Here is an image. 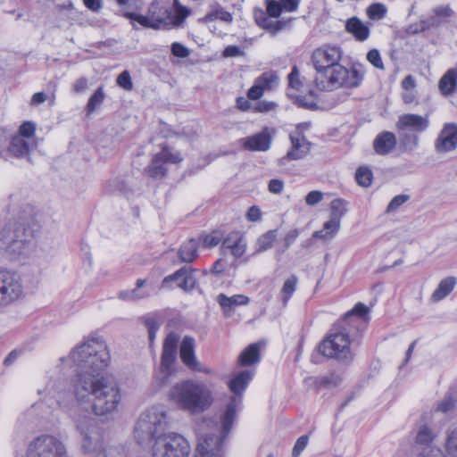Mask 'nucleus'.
I'll return each mask as SVG.
<instances>
[{
  "instance_id": "1",
  "label": "nucleus",
  "mask_w": 457,
  "mask_h": 457,
  "mask_svg": "<svg viewBox=\"0 0 457 457\" xmlns=\"http://www.w3.org/2000/svg\"><path fill=\"white\" fill-rule=\"evenodd\" d=\"M71 358L79 371L71 381L73 399L65 395L58 398V404L69 415L83 436V448L94 452L100 444V434L89 410L82 407L89 403L91 411L97 416L112 414L118 411L121 400L118 384L103 376L109 365L110 353L104 341L91 338L71 353Z\"/></svg>"
},
{
  "instance_id": "2",
  "label": "nucleus",
  "mask_w": 457,
  "mask_h": 457,
  "mask_svg": "<svg viewBox=\"0 0 457 457\" xmlns=\"http://www.w3.org/2000/svg\"><path fill=\"white\" fill-rule=\"evenodd\" d=\"M39 231L35 207L22 204L0 228V254L10 261L29 257Z\"/></svg>"
},
{
  "instance_id": "3",
  "label": "nucleus",
  "mask_w": 457,
  "mask_h": 457,
  "mask_svg": "<svg viewBox=\"0 0 457 457\" xmlns=\"http://www.w3.org/2000/svg\"><path fill=\"white\" fill-rule=\"evenodd\" d=\"M168 397L179 410L192 415L207 411L213 403L211 389L204 383L192 379L176 383L170 387Z\"/></svg>"
},
{
  "instance_id": "4",
  "label": "nucleus",
  "mask_w": 457,
  "mask_h": 457,
  "mask_svg": "<svg viewBox=\"0 0 457 457\" xmlns=\"http://www.w3.org/2000/svg\"><path fill=\"white\" fill-rule=\"evenodd\" d=\"M345 322L337 321L329 329L326 337L318 345L317 350L323 356L345 364H349L353 360V353L350 345L357 340L360 336L353 333L346 327Z\"/></svg>"
},
{
  "instance_id": "5",
  "label": "nucleus",
  "mask_w": 457,
  "mask_h": 457,
  "mask_svg": "<svg viewBox=\"0 0 457 457\" xmlns=\"http://www.w3.org/2000/svg\"><path fill=\"white\" fill-rule=\"evenodd\" d=\"M366 73L364 65L354 63L350 69L337 64L315 79L318 87L322 90H333L339 87L353 88L362 82Z\"/></svg>"
},
{
  "instance_id": "6",
  "label": "nucleus",
  "mask_w": 457,
  "mask_h": 457,
  "mask_svg": "<svg viewBox=\"0 0 457 457\" xmlns=\"http://www.w3.org/2000/svg\"><path fill=\"white\" fill-rule=\"evenodd\" d=\"M167 412L162 406H153L137 419L134 428V437L140 445H149L167 427Z\"/></svg>"
},
{
  "instance_id": "7",
  "label": "nucleus",
  "mask_w": 457,
  "mask_h": 457,
  "mask_svg": "<svg viewBox=\"0 0 457 457\" xmlns=\"http://www.w3.org/2000/svg\"><path fill=\"white\" fill-rule=\"evenodd\" d=\"M253 377V372L245 370L235 374L228 382V387L233 395L220 416V421L223 424L225 433L232 429L237 412L242 406L244 392Z\"/></svg>"
},
{
  "instance_id": "8",
  "label": "nucleus",
  "mask_w": 457,
  "mask_h": 457,
  "mask_svg": "<svg viewBox=\"0 0 457 457\" xmlns=\"http://www.w3.org/2000/svg\"><path fill=\"white\" fill-rule=\"evenodd\" d=\"M24 295L21 275L13 270L0 267V310L10 307Z\"/></svg>"
},
{
  "instance_id": "9",
  "label": "nucleus",
  "mask_w": 457,
  "mask_h": 457,
  "mask_svg": "<svg viewBox=\"0 0 457 457\" xmlns=\"http://www.w3.org/2000/svg\"><path fill=\"white\" fill-rule=\"evenodd\" d=\"M189 453L187 440L175 432L161 435L153 445V457H188Z\"/></svg>"
},
{
  "instance_id": "10",
  "label": "nucleus",
  "mask_w": 457,
  "mask_h": 457,
  "mask_svg": "<svg viewBox=\"0 0 457 457\" xmlns=\"http://www.w3.org/2000/svg\"><path fill=\"white\" fill-rule=\"evenodd\" d=\"M125 16L129 18L131 22L137 21L145 28L154 29L170 28L171 11L162 2L154 1L149 5L146 15L127 12Z\"/></svg>"
},
{
  "instance_id": "11",
  "label": "nucleus",
  "mask_w": 457,
  "mask_h": 457,
  "mask_svg": "<svg viewBox=\"0 0 457 457\" xmlns=\"http://www.w3.org/2000/svg\"><path fill=\"white\" fill-rule=\"evenodd\" d=\"M26 457H68V453L65 445L59 438L45 434L29 444Z\"/></svg>"
},
{
  "instance_id": "12",
  "label": "nucleus",
  "mask_w": 457,
  "mask_h": 457,
  "mask_svg": "<svg viewBox=\"0 0 457 457\" xmlns=\"http://www.w3.org/2000/svg\"><path fill=\"white\" fill-rule=\"evenodd\" d=\"M342 54L343 52L339 46H324L316 49L312 54V62L319 74L339 64Z\"/></svg>"
},
{
  "instance_id": "13",
  "label": "nucleus",
  "mask_w": 457,
  "mask_h": 457,
  "mask_svg": "<svg viewBox=\"0 0 457 457\" xmlns=\"http://www.w3.org/2000/svg\"><path fill=\"white\" fill-rule=\"evenodd\" d=\"M436 433L427 425H421L417 432L416 445L420 457H445L442 451L432 445Z\"/></svg>"
},
{
  "instance_id": "14",
  "label": "nucleus",
  "mask_w": 457,
  "mask_h": 457,
  "mask_svg": "<svg viewBox=\"0 0 457 457\" xmlns=\"http://www.w3.org/2000/svg\"><path fill=\"white\" fill-rule=\"evenodd\" d=\"M369 312L368 306L362 303H357L338 322H345V327L361 337V332L366 326Z\"/></svg>"
},
{
  "instance_id": "15",
  "label": "nucleus",
  "mask_w": 457,
  "mask_h": 457,
  "mask_svg": "<svg viewBox=\"0 0 457 457\" xmlns=\"http://www.w3.org/2000/svg\"><path fill=\"white\" fill-rule=\"evenodd\" d=\"M273 135V129L264 127L260 132L239 139V145L246 151L265 152L270 147Z\"/></svg>"
},
{
  "instance_id": "16",
  "label": "nucleus",
  "mask_w": 457,
  "mask_h": 457,
  "mask_svg": "<svg viewBox=\"0 0 457 457\" xmlns=\"http://www.w3.org/2000/svg\"><path fill=\"white\" fill-rule=\"evenodd\" d=\"M179 356L182 362L191 370L211 374L210 369L204 368L202 363L197 361L195 354V339L190 336H185L181 341L179 347Z\"/></svg>"
},
{
  "instance_id": "17",
  "label": "nucleus",
  "mask_w": 457,
  "mask_h": 457,
  "mask_svg": "<svg viewBox=\"0 0 457 457\" xmlns=\"http://www.w3.org/2000/svg\"><path fill=\"white\" fill-rule=\"evenodd\" d=\"M178 342L179 337L175 333H170L163 342L160 370L165 377L173 371L172 367L177 360Z\"/></svg>"
},
{
  "instance_id": "18",
  "label": "nucleus",
  "mask_w": 457,
  "mask_h": 457,
  "mask_svg": "<svg viewBox=\"0 0 457 457\" xmlns=\"http://www.w3.org/2000/svg\"><path fill=\"white\" fill-rule=\"evenodd\" d=\"M171 282H176L178 287L187 292L195 288L196 278L194 276V270L185 266L166 276L162 282V287H167Z\"/></svg>"
},
{
  "instance_id": "19",
  "label": "nucleus",
  "mask_w": 457,
  "mask_h": 457,
  "mask_svg": "<svg viewBox=\"0 0 457 457\" xmlns=\"http://www.w3.org/2000/svg\"><path fill=\"white\" fill-rule=\"evenodd\" d=\"M429 126L428 116H421L414 113H406L399 116L396 128L401 131L421 133Z\"/></svg>"
},
{
  "instance_id": "20",
  "label": "nucleus",
  "mask_w": 457,
  "mask_h": 457,
  "mask_svg": "<svg viewBox=\"0 0 457 457\" xmlns=\"http://www.w3.org/2000/svg\"><path fill=\"white\" fill-rule=\"evenodd\" d=\"M246 250V240L244 236L237 232H230L222 241L220 245V252L223 255L228 252L235 258H240L244 255Z\"/></svg>"
},
{
  "instance_id": "21",
  "label": "nucleus",
  "mask_w": 457,
  "mask_h": 457,
  "mask_svg": "<svg viewBox=\"0 0 457 457\" xmlns=\"http://www.w3.org/2000/svg\"><path fill=\"white\" fill-rule=\"evenodd\" d=\"M438 153H446L457 147V125L447 123L439 133L435 144Z\"/></svg>"
},
{
  "instance_id": "22",
  "label": "nucleus",
  "mask_w": 457,
  "mask_h": 457,
  "mask_svg": "<svg viewBox=\"0 0 457 457\" xmlns=\"http://www.w3.org/2000/svg\"><path fill=\"white\" fill-rule=\"evenodd\" d=\"M180 153L174 151L166 145H162V150L156 154L152 160L150 171H162L166 164H177L182 162Z\"/></svg>"
},
{
  "instance_id": "23",
  "label": "nucleus",
  "mask_w": 457,
  "mask_h": 457,
  "mask_svg": "<svg viewBox=\"0 0 457 457\" xmlns=\"http://www.w3.org/2000/svg\"><path fill=\"white\" fill-rule=\"evenodd\" d=\"M275 19L277 18L267 15L262 10L254 11V20L257 25L269 31L272 36L285 29L290 22V21H277Z\"/></svg>"
},
{
  "instance_id": "24",
  "label": "nucleus",
  "mask_w": 457,
  "mask_h": 457,
  "mask_svg": "<svg viewBox=\"0 0 457 457\" xmlns=\"http://www.w3.org/2000/svg\"><path fill=\"white\" fill-rule=\"evenodd\" d=\"M290 140L292 148L287 153L289 159H300L309 152L311 144L306 140L304 136H300L299 132H292L290 134Z\"/></svg>"
},
{
  "instance_id": "25",
  "label": "nucleus",
  "mask_w": 457,
  "mask_h": 457,
  "mask_svg": "<svg viewBox=\"0 0 457 457\" xmlns=\"http://www.w3.org/2000/svg\"><path fill=\"white\" fill-rule=\"evenodd\" d=\"M395 145L396 137L394 133L388 131L378 134L373 142L375 152L381 155L391 153Z\"/></svg>"
},
{
  "instance_id": "26",
  "label": "nucleus",
  "mask_w": 457,
  "mask_h": 457,
  "mask_svg": "<svg viewBox=\"0 0 457 457\" xmlns=\"http://www.w3.org/2000/svg\"><path fill=\"white\" fill-rule=\"evenodd\" d=\"M345 29L358 41H365L370 36V29L358 17H352L345 23Z\"/></svg>"
},
{
  "instance_id": "27",
  "label": "nucleus",
  "mask_w": 457,
  "mask_h": 457,
  "mask_svg": "<svg viewBox=\"0 0 457 457\" xmlns=\"http://www.w3.org/2000/svg\"><path fill=\"white\" fill-rule=\"evenodd\" d=\"M216 300L226 312L232 311L237 306L246 305L249 303V298L245 295L227 296L225 294H220L217 295Z\"/></svg>"
},
{
  "instance_id": "28",
  "label": "nucleus",
  "mask_w": 457,
  "mask_h": 457,
  "mask_svg": "<svg viewBox=\"0 0 457 457\" xmlns=\"http://www.w3.org/2000/svg\"><path fill=\"white\" fill-rule=\"evenodd\" d=\"M260 361V346L254 343L247 346L238 357V364L243 367L251 366Z\"/></svg>"
},
{
  "instance_id": "29",
  "label": "nucleus",
  "mask_w": 457,
  "mask_h": 457,
  "mask_svg": "<svg viewBox=\"0 0 457 457\" xmlns=\"http://www.w3.org/2000/svg\"><path fill=\"white\" fill-rule=\"evenodd\" d=\"M438 87L444 96L457 91V71L451 69L440 79Z\"/></svg>"
},
{
  "instance_id": "30",
  "label": "nucleus",
  "mask_w": 457,
  "mask_h": 457,
  "mask_svg": "<svg viewBox=\"0 0 457 457\" xmlns=\"http://www.w3.org/2000/svg\"><path fill=\"white\" fill-rule=\"evenodd\" d=\"M198 241L189 239L178 251V256L182 262H192L198 257Z\"/></svg>"
},
{
  "instance_id": "31",
  "label": "nucleus",
  "mask_w": 457,
  "mask_h": 457,
  "mask_svg": "<svg viewBox=\"0 0 457 457\" xmlns=\"http://www.w3.org/2000/svg\"><path fill=\"white\" fill-rule=\"evenodd\" d=\"M456 283V278L452 276L442 279L431 295L432 300L438 302L445 298L454 289Z\"/></svg>"
},
{
  "instance_id": "32",
  "label": "nucleus",
  "mask_w": 457,
  "mask_h": 457,
  "mask_svg": "<svg viewBox=\"0 0 457 457\" xmlns=\"http://www.w3.org/2000/svg\"><path fill=\"white\" fill-rule=\"evenodd\" d=\"M34 146H36V143L16 135L12 138L10 151L15 156L23 157L26 156L29 150Z\"/></svg>"
},
{
  "instance_id": "33",
  "label": "nucleus",
  "mask_w": 457,
  "mask_h": 457,
  "mask_svg": "<svg viewBox=\"0 0 457 457\" xmlns=\"http://www.w3.org/2000/svg\"><path fill=\"white\" fill-rule=\"evenodd\" d=\"M402 97L405 104H410L417 99L416 80L412 75L406 76L402 81Z\"/></svg>"
},
{
  "instance_id": "34",
  "label": "nucleus",
  "mask_w": 457,
  "mask_h": 457,
  "mask_svg": "<svg viewBox=\"0 0 457 457\" xmlns=\"http://www.w3.org/2000/svg\"><path fill=\"white\" fill-rule=\"evenodd\" d=\"M140 320L148 330V338L151 345L154 343L156 332L159 330L162 322L160 317L155 313H148L141 317Z\"/></svg>"
},
{
  "instance_id": "35",
  "label": "nucleus",
  "mask_w": 457,
  "mask_h": 457,
  "mask_svg": "<svg viewBox=\"0 0 457 457\" xmlns=\"http://www.w3.org/2000/svg\"><path fill=\"white\" fill-rule=\"evenodd\" d=\"M102 438L100 437V444L97 445L96 449L94 453L97 452L96 457H127L124 447L122 446H105L102 447ZM85 453H89L86 452L82 447ZM90 453H93L91 452Z\"/></svg>"
},
{
  "instance_id": "36",
  "label": "nucleus",
  "mask_w": 457,
  "mask_h": 457,
  "mask_svg": "<svg viewBox=\"0 0 457 457\" xmlns=\"http://www.w3.org/2000/svg\"><path fill=\"white\" fill-rule=\"evenodd\" d=\"M341 221L329 218L323 225V228L313 233L315 238H326L335 236L340 228Z\"/></svg>"
},
{
  "instance_id": "37",
  "label": "nucleus",
  "mask_w": 457,
  "mask_h": 457,
  "mask_svg": "<svg viewBox=\"0 0 457 457\" xmlns=\"http://www.w3.org/2000/svg\"><path fill=\"white\" fill-rule=\"evenodd\" d=\"M190 13V9L182 5L179 0H174V14L171 13L170 28L181 25Z\"/></svg>"
},
{
  "instance_id": "38",
  "label": "nucleus",
  "mask_w": 457,
  "mask_h": 457,
  "mask_svg": "<svg viewBox=\"0 0 457 457\" xmlns=\"http://www.w3.org/2000/svg\"><path fill=\"white\" fill-rule=\"evenodd\" d=\"M347 206L348 202L344 199L337 198L332 200L329 205L330 218L341 221L347 212Z\"/></svg>"
},
{
  "instance_id": "39",
  "label": "nucleus",
  "mask_w": 457,
  "mask_h": 457,
  "mask_svg": "<svg viewBox=\"0 0 457 457\" xmlns=\"http://www.w3.org/2000/svg\"><path fill=\"white\" fill-rule=\"evenodd\" d=\"M445 449L448 457H457V426L447 429Z\"/></svg>"
},
{
  "instance_id": "40",
  "label": "nucleus",
  "mask_w": 457,
  "mask_h": 457,
  "mask_svg": "<svg viewBox=\"0 0 457 457\" xmlns=\"http://www.w3.org/2000/svg\"><path fill=\"white\" fill-rule=\"evenodd\" d=\"M276 239V231L275 230H270L266 232L265 234L262 235L256 242V249L253 254H257L262 252L267 251L268 249L271 248L273 245V243Z\"/></svg>"
},
{
  "instance_id": "41",
  "label": "nucleus",
  "mask_w": 457,
  "mask_h": 457,
  "mask_svg": "<svg viewBox=\"0 0 457 457\" xmlns=\"http://www.w3.org/2000/svg\"><path fill=\"white\" fill-rule=\"evenodd\" d=\"M298 283V278L295 275L290 276L283 284V287L280 291L281 301L284 305H286L293 295L295 291L296 290Z\"/></svg>"
},
{
  "instance_id": "42",
  "label": "nucleus",
  "mask_w": 457,
  "mask_h": 457,
  "mask_svg": "<svg viewBox=\"0 0 457 457\" xmlns=\"http://www.w3.org/2000/svg\"><path fill=\"white\" fill-rule=\"evenodd\" d=\"M105 98V94L103 87H99L95 93L90 96L86 110L87 113L93 112L97 107H99Z\"/></svg>"
},
{
  "instance_id": "43",
  "label": "nucleus",
  "mask_w": 457,
  "mask_h": 457,
  "mask_svg": "<svg viewBox=\"0 0 457 457\" xmlns=\"http://www.w3.org/2000/svg\"><path fill=\"white\" fill-rule=\"evenodd\" d=\"M256 81L263 90H270L277 85L278 76L272 71L264 72Z\"/></svg>"
},
{
  "instance_id": "44",
  "label": "nucleus",
  "mask_w": 457,
  "mask_h": 457,
  "mask_svg": "<svg viewBox=\"0 0 457 457\" xmlns=\"http://www.w3.org/2000/svg\"><path fill=\"white\" fill-rule=\"evenodd\" d=\"M456 399L452 393H447L436 407V411L447 413L455 408Z\"/></svg>"
},
{
  "instance_id": "45",
  "label": "nucleus",
  "mask_w": 457,
  "mask_h": 457,
  "mask_svg": "<svg viewBox=\"0 0 457 457\" xmlns=\"http://www.w3.org/2000/svg\"><path fill=\"white\" fill-rule=\"evenodd\" d=\"M198 244L201 243L205 248H212L218 245L221 241V237L218 232L203 234L198 238Z\"/></svg>"
},
{
  "instance_id": "46",
  "label": "nucleus",
  "mask_w": 457,
  "mask_h": 457,
  "mask_svg": "<svg viewBox=\"0 0 457 457\" xmlns=\"http://www.w3.org/2000/svg\"><path fill=\"white\" fill-rule=\"evenodd\" d=\"M148 296V294L134 288L131 290H123L118 294V297L123 301L133 302L144 299Z\"/></svg>"
},
{
  "instance_id": "47",
  "label": "nucleus",
  "mask_w": 457,
  "mask_h": 457,
  "mask_svg": "<svg viewBox=\"0 0 457 457\" xmlns=\"http://www.w3.org/2000/svg\"><path fill=\"white\" fill-rule=\"evenodd\" d=\"M366 13L371 20H381L386 13V7L380 3L372 4L367 8Z\"/></svg>"
},
{
  "instance_id": "48",
  "label": "nucleus",
  "mask_w": 457,
  "mask_h": 457,
  "mask_svg": "<svg viewBox=\"0 0 457 457\" xmlns=\"http://www.w3.org/2000/svg\"><path fill=\"white\" fill-rule=\"evenodd\" d=\"M35 131H36L35 123L32 121H25L20 126L18 136L23 137V138H26V139L35 143V140H34Z\"/></svg>"
},
{
  "instance_id": "49",
  "label": "nucleus",
  "mask_w": 457,
  "mask_h": 457,
  "mask_svg": "<svg viewBox=\"0 0 457 457\" xmlns=\"http://www.w3.org/2000/svg\"><path fill=\"white\" fill-rule=\"evenodd\" d=\"M215 19H219L225 22H231L233 20L232 14L222 8H218L205 16L206 21H212Z\"/></svg>"
},
{
  "instance_id": "50",
  "label": "nucleus",
  "mask_w": 457,
  "mask_h": 457,
  "mask_svg": "<svg viewBox=\"0 0 457 457\" xmlns=\"http://www.w3.org/2000/svg\"><path fill=\"white\" fill-rule=\"evenodd\" d=\"M410 199V195H395L388 204L386 212L391 213L395 212L399 209L400 206H402L403 204H405Z\"/></svg>"
},
{
  "instance_id": "51",
  "label": "nucleus",
  "mask_w": 457,
  "mask_h": 457,
  "mask_svg": "<svg viewBox=\"0 0 457 457\" xmlns=\"http://www.w3.org/2000/svg\"><path fill=\"white\" fill-rule=\"evenodd\" d=\"M283 8L280 2L276 0H266V14L271 17L278 18L281 14Z\"/></svg>"
},
{
  "instance_id": "52",
  "label": "nucleus",
  "mask_w": 457,
  "mask_h": 457,
  "mask_svg": "<svg viewBox=\"0 0 457 457\" xmlns=\"http://www.w3.org/2000/svg\"><path fill=\"white\" fill-rule=\"evenodd\" d=\"M367 60L370 63H371L375 68L378 70H384L385 66L381 58V55L377 49H371L367 54Z\"/></svg>"
},
{
  "instance_id": "53",
  "label": "nucleus",
  "mask_w": 457,
  "mask_h": 457,
  "mask_svg": "<svg viewBox=\"0 0 457 457\" xmlns=\"http://www.w3.org/2000/svg\"><path fill=\"white\" fill-rule=\"evenodd\" d=\"M117 84L119 87L125 90L130 91L133 89V83L130 74L128 71H122L117 78Z\"/></svg>"
},
{
  "instance_id": "54",
  "label": "nucleus",
  "mask_w": 457,
  "mask_h": 457,
  "mask_svg": "<svg viewBox=\"0 0 457 457\" xmlns=\"http://www.w3.org/2000/svg\"><path fill=\"white\" fill-rule=\"evenodd\" d=\"M324 194L319 190L310 191L304 200L305 204L309 206H315L323 200Z\"/></svg>"
},
{
  "instance_id": "55",
  "label": "nucleus",
  "mask_w": 457,
  "mask_h": 457,
  "mask_svg": "<svg viewBox=\"0 0 457 457\" xmlns=\"http://www.w3.org/2000/svg\"><path fill=\"white\" fill-rule=\"evenodd\" d=\"M419 143V137L416 135H406L401 138V144L404 150L411 151L415 149Z\"/></svg>"
},
{
  "instance_id": "56",
  "label": "nucleus",
  "mask_w": 457,
  "mask_h": 457,
  "mask_svg": "<svg viewBox=\"0 0 457 457\" xmlns=\"http://www.w3.org/2000/svg\"><path fill=\"white\" fill-rule=\"evenodd\" d=\"M309 437L306 435L301 436L295 442L292 451V457H299L308 444Z\"/></svg>"
},
{
  "instance_id": "57",
  "label": "nucleus",
  "mask_w": 457,
  "mask_h": 457,
  "mask_svg": "<svg viewBox=\"0 0 457 457\" xmlns=\"http://www.w3.org/2000/svg\"><path fill=\"white\" fill-rule=\"evenodd\" d=\"M341 381L339 376L336 374H331L329 376H325L320 378L319 386L327 387V386H337Z\"/></svg>"
},
{
  "instance_id": "58",
  "label": "nucleus",
  "mask_w": 457,
  "mask_h": 457,
  "mask_svg": "<svg viewBox=\"0 0 457 457\" xmlns=\"http://www.w3.org/2000/svg\"><path fill=\"white\" fill-rule=\"evenodd\" d=\"M299 70L296 66L292 68L291 72L288 75V83L289 87L293 89L299 90L301 87V82L299 79Z\"/></svg>"
},
{
  "instance_id": "59",
  "label": "nucleus",
  "mask_w": 457,
  "mask_h": 457,
  "mask_svg": "<svg viewBox=\"0 0 457 457\" xmlns=\"http://www.w3.org/2000/svg\"><path fill=\"white\" fill-rule=\"evenodd\" d=\"M355 181L358 185L368 187L373 180V173H354Z\"/></svg>"
},
{
  "instance_id": "60",
  "label": "nucleus",
  "mask_w": 457,
  "mask_h": 457,
  "mask_svg": "<svg viewBox=\"0 0 457 457\" xmlns=\"http://www.w3.org/2000/svg\"><path fill=\"white\" fill-rule=\"evenodd\" d=\"M222 55L228 57H239L244 56L245 52L237 46H228L222 53Z\"/></svg>"
},
{
  "instance_id": "61",
  "label": "nucleus",
  "mask_w": 457,
  "mask_h": 457,
  "mask_svg": "<svg viewBox=\"0 0 457 457\" xmlns=\"http://www.w3.org/2000/svg\"><path fill=\"white\" fill-rule=\"evenodd\" d=\"M171 53L173 55L180 58H185L189 55L188 49L180 43H173L171 45Z\"/></svg>"
},
{
  "instance_id": "62",
  "label": "nucleus",
  "mask_w": 457,
  "mask_h": 457,
  "mask_svg": "<svg viewBox=\"0 0 457 457\" xmlns=\"http://www.w3.org/2000/svg\"><path fill=\"white\" fill-rule=\"evenodd\" d=\"M263 92L264 90L262 89V86H260L255 80L253 86L249 88L247 96L252 100H257L262 96Z\"/></svg>"
},
{
  "instance_id": "63",
  "label": "nucleus",
  "mask_w": 457,
  "mask_h": 457,
  "mask_svg": "<svg viewBox=\"0 0 457 457\" xmlns=\"http://www.w3.org/2000/svg\"><path fill=\"white\" fill-rule=\"evenodd\" d=\"M268 188L270 193L280 194L284 189V182L280 179H271Z\"/></svg>"
},
{
  "instance_id": "64",
  "label": "nucleus",
  "mask_w": 457,
  "mask_h": 457,
  "mask_svg": "<svg viewBox=\"0 0 457 457\" xmlns=\"http://www.w3.org/2000/svg\"><path fill=\"white\" fill-rule=\"evenodd\" d=\"M261 217H262V212H261L260 208L256 205L250 207L246 213V218L250 221H253V222L258 221L261 220Z\"/></svg>"
}]
</instances>
